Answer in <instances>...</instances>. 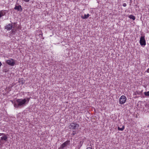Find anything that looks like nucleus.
<instances>
[{
  "mask_svg": "<svg viewBox=\"0 0 149 149\" xmlns=\"http://www.w3.org/2000/svg\"><path fill=\"white\" fill-rule=\"evenodd\" d=\"M30 98L18 99L14 102V107L16 108H21L24 107L29 102Z\"/></svg>",
  "mask_w": 149,
  "mask_h": 149,
  "instance_id": "f257e3e1",
  "label": "nucleus"
},
{
  "mask_svg": "<svg viewBox=\"0 0 149 149\" xmlns=\"http://www.w3.org/2000/svg\"><path fill=\"white\" fill-rule=\"evenodd\" d=\"M21 82H22V84H23V81H21Z\"/></svg>",
  "mask_w": 149,
  "mask_h": 149,
  "instance_id": "a878e982",
  "label": "nucleus"
},
{
  "mask_svg": "<svg viewBox=\"0 0 149 149\" xmlns=\"http://www.w3.org/2000/svg\"><path fill=\"white\" fill-rule=\"evenodd\" d=\"M79 127L78 124L76 123H72L70 124L69 126L70 129L72 130H76L78 129Z\"/></svg>",
  "mask_w": 149,
  "mask_h": 149,
  "instance_id": "f03ea898",
  "label": "nucleus"
},
{
  "mask_svg": "<svg viewBox=\"0 0 149 149\" xmlns=\"http://www.w3.org/2000/svg\"><path fill=\"white\" fill-rule=\"evenodd\" d=\"M123 5L124 7H126L127 6V4L126 3H124Z\"/></svg>",
  "mask_w": 149,
  "mask_h": 149,
  "instance_id": "a211bd4d",
  "label": "nucleus"
},
{
  "mask_svg": "<svg viewBox=\"0 0 149 149\" xmlns=\"http://www.w3.org/2000/svg\"><path fill=\"white\" fill-rule=\"evenodd\" d=\"M130 19H135V17L132 15H130L128 17Z\"/></svg>",
  "mask_w": 149,
  "mask_h": 149,
  "instance_id": "4468645a",
  "label": "nucleus"
},
{
  "mask_svg": "<svg viewBox=\"0 0 149 149\" xmlns=\"http://www.w3.org/2000/svg\"><path fill=\"white\" fill-rule=\"evenodd\" d=\"M73 132H74V133H73V134H72L73 135H74L75 134L76 131H73Z\"/></svg>",
  "mask_w": 149,
  "mask_h": 149,
  "instance_id": "412c9836",
  "label": "nucleus"
},
{
  "mask_svg": "<svg viewBox=\"0 0 149 149\" xmlns=\"http://www.w3.org/2000/svg\"><path fill=\"white\" fill-rule=\"evenodd\" d=\"M89 15L88 14L87 15L84 14V16H81V18L82 19H87Z\"/></svg>",
  "mask_w": 149,
  "mask_h": 149,
  "instance_id": "9b49d317",
  "label": "nucleus"
},
{
  "mask_svg": "<svg viewBox=\"0 0 149 149\" xmlns=\"http://www.w3.org/2000/svg\"><path fill=\"white\" fill-rule=\"evenodd\" d=\"M6 62L8 64L11 66H13L15 64V60L12 58L6 61Z\"/></svg>",
  "mask_w": 149,
  "mask_h": 149,
  "instance_id": "39448f33",
  "label": "nucleus"
},
{
  "mask_svg": "<svg viewBox=\"0 0 149 149\" xmlns=\"http://www.w3.org/2000/svg\"><path fill=\"white\" fill-rule=\"evenodd\" d=\"M11 102H12V103L14 104V102H15V101L14 102L13 101H11Z\"/></svg>",
  "mask_w": 149,
  "mask_h": 149,
  "instance_id": "5701e85b",
  "label": "nucleus"
},
{
  "mask_svg": "<svg viewBox=\"0 0 149 149\" xmlns=\"http://www.w3.org/2000/svg\"><path fill=\"white\" fill-rule=\"evenodd\" d=\"M135 95H136L137 94H138V92H135Z\"/></svg>",
  "mask_w": 149,
  "mask_h": 149,
  "instance_id": "393cba45",
  "label": "nucleus"
},
{
  "mask_svg": "<svg viewBox=\"0 0 149 149\" xmlns=\"http://www.w3.org/2000/svg\"><path fill=\"white\" fill-rule=\"evenodd\" d=\"M125 128V126L123 125L122 128H120L119 127H118V130L120 131H123Z\"/></svg>",
  "mask_w": 149,
  "mask_h": 149,
  "instance_id": "ddd939ff",
  "label": "nucleus"
},
{
  "mask_svg": "<svg viewBox=\"0 0 149 149\" xmlns=\"http://www.w3.org/2000/svg\"><path fill=\"white\" fill-rule=\"evenodd\" d=\"M14 9L15 10H17L18 11H21L22 10V8L21 6L20 5L18 6H15V7L14 8Z\"/></svg>",
  "mask_w": 149,
  "mask_h": 149,
  "instance_id": "1a4fd4ad",
  "label": "nucleus"
},
{
  "mask_svg": "<svg viewBox=\"0 0 149 149\" xmlns=\"http://www.w3.org/2000/svg\"><path fill=\"white\" fill-rule=\"evenodd\" d=\"M6 14V13L5 11L2 10L0 11V18L2 16H4Z\"/></svg>",
  "mask_w": 149,
  "mask_h": 149,
  "instance_id": "9d476101",
  "label": "nucleus"
},
{
  "mask_svg": "<svg viewBox=\"0 0 149 149\" xmlns=\"http://www.w3.org/2000/svg\"><path fill=\"white\" fill-rule=\"evenodd\" d=\"M126 97L124 95H122L120 97L119 102L120 104H122L125 103L126 101Z\"/></svg>",
  "mask_w": 149,
  "mask_h": 149,
  "instance_id": "7ed1b4c3",
  "label": "nucleus"
},
{
  "mask_svg": "<svg viewBox=\"0 0 149 149\" xmlns=\"http://www.w3.org/2000/svg\"><path fill=\"white\" fill-rule=\"evenodd\" d=\"M23 0L26 2H28L29 1V0Z\"/></svg>",
  "mask_w": 149,
  "mask_h": 149,
  "instance_id": "aec40b11",
  "label": "nucleus"
},
{
  "mask_svg": "<svg viewBox=\"0 0 149 149\" xmlns=\"http://www.w3.org/2000/svg\"><path fill=\"white\" fill-rule=\"evenodd\" d=\"M7 135V134H4V133H0V136L1 135H2V136H6V135Z\"/></svg>",
  "mask_w": 149,
  "mask_h": 149,
  "instance_id": "dca6fc26",
  "label": "nucleus"
},
{
  "mask_svg": "<svg viewBox=\"0 0 149 149\" xmlns=\"http://www.w3.org/2000/svg\"><path fill=\"white\" fill-rule=\"evenodd\" d=\"M8 138L7 135L1 137L0 139V143L2 144L4 143L5 142L8 141Z\"/></svg>",
  "mask_w": 149,
  "mask_h": 149,
  "instance_id": "20e7f679",
  "label": "nucleus"
},
{
  "mask_svg": "<svg viewBox=\"0 0 149 149\" xmlns=\"http://www.w3.org/2000/svg\"><path fill=\"white\" fill-rule=\"evenodd\" d=\"M144 95L146 96H149V91L147 92H145L144 93Z\"/></svg>",
  "mask_w": 149,
  "mask_h": 149,
  "instance_id": "2eb2a0df",
  "label": "nucleus"
},
{
  "mask_svg": "<svg viewBox=\"0 0 149 149\" xmlns=\"http://www.w3.org/2000/svg\"><path fill=\"white\" fill-rule=\"evenodd\" d=\"M83 143V142L82 141H80V143L82 144Z\"/></svg>",
  "mask_w": 149,
  "mask_h": 149,
  "instance_id": "b1692460",
  "label": "nucleus"
},
{
  "mask_svg": "<svg viewBox=\"0 0 149 149\" xmlns=\"http://www.w3.org/2000/svg\"><path fill=\"white\" fill-rule=\"evenodd\" d=\"M8 70H8L7 69H5L3 70V71L5 72H8Z\"/></svg>",
  "mask_w": 149,
  "mask_h": 149,
  "instance_id": "f3484780",
  "label": "nucleus"
},
{
  "mask_svg": "<svg viewBox=\"0 0 149 149\" xmlns=\"http://www.w3.org/2000/svg\"><path fill=\"white\" fill-rule=\"evenodd\" d=\"M70 141H67L63 143L60 146V148L63 149L64 147L70 144Z\"/></svg>",
  "mask_w": 149,
  "mask_h": 149,
  "instance_id": "0eeeda50",
  "label": "nucleus"
},
{
  "mask_svg": "<svg viewBox=\"0 0 149 149\" xmlns=\"http://www.w3.org/2000/svg\"><path fill=\"white\" fill-rule=\"evenodd\" d=\"M140 43L141 46H145L146 45V42L144 36L141 37L140 40Z\"/></svg>",
  "mask_w": 149,
  "mask_h": 149,
  "instance_id": "423d86ee",
  "label": "nucleus"
},
{
  "mask_svg": "<svg viewBox=\"0 0 149 149\" xmlns=\"http://www.w3.org/2000/svg\"><path fill=\"white\" fill-rule=\"evenodd\" d=\"M147 72L149 73V68L147 69Z\"/></svg>",
  "mask_w": 149,
  "mask_h": 149,
  "instance_id": "4be33fe9",
  "label": "nucleus"
},
{
  "mask_svg": "<svg viewBox=\"0 0 149 149\" xmlns=\"http://www.w3.org/2000/svg\"><path fill=\"white\" fill-rule=\"evenodd\" d=\"M86 149H92V148L91 147H89L87 148Z\"/></svg>",
  "mask_w": 149,
  "mask_h": 149,
  "instance_id": "6ab92c4d",
  "label": "nucleus"
},
{
  "mask_svg": "<svg viewBox=\"0 0 149 149\" xmlns=\"http://www.w3.org/2000/svg\"><path fill=\"white\" fill-rule=\"evenodd\" d=\"M13 27V25L10 24H9L8 25L5 26V29L7 30H10L12 29Z\"/></svg>",
  "mask_w": 149,
  "mask_h": 149,
  "instance_id": "6e6552de",
  "label": "nucleus"
},
{
  "mask_svg": "<svg viewBox=\"0 0 149 149\" xmlns=\"http://www.w3.org/2000/svg\"><path fill=\"white\" fill-rule=\"evenodd\" d=\"M14 25H13L14 27L13 28V29H12L11 31V33L13 34H15V31H16L15 30V29H14V27H16V26H15L16 24L15 23H14Z\"/></svg>",
  "mask_w": 149,
  "mask_h": 149,
  "instance_id": "f8f14e48",
  "label": "nucleus"
}]
</instances>
